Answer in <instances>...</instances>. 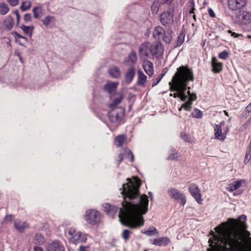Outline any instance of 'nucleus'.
<instances>
[{
  "label": "nucleus",
  "mask_w": 251,
  "mask_h": 251,
  "mask_svg": "<svg viewBox=\"0 0 251 251\" xmlns=\"http://www.w3.org/2000/svg\"><path fill=\"white\" fill-rule=\"evenodd\" d=\"M247 0H228V7L231 11L240 10L247 4Z\"/></svg>",
  "instance_id": "obj_11"
},
{
  "label": "nucleus",
  "mask_w": 251,
  "mask_h": 251,
  "mask_svg": "<svg viewBox=\"0 0 251 251\" xmlns=\"http://www.w3.org/2000/svg\"><path fill=\"white\" fill-rule=\"evenodd\" d=\"M137 57L136 52L132 50L128 56L124 59L123 64L125 66H133V65L135 64L137 62Z\"/></svg>",
  "instance_id": "obj_14"
},
{
  "label": "nucleus",
  "mask_w": 251,
  "mask_h": 251,
  "mask_svg": "<svg viewBox=\"0 0 251 251\" xmlns=\"http://www.w3.org/2000/svg\"><path fill=\"white\" fill-rule=\"evenodd\" d=\"M123 98V94L120 93L118 94V96L115 98L112 101V102L109 104V106L111 109L117 108L118 107L117 105L120 104Z\"/></svg>",
  "instance_id": "obj_25"
},
{
  "label": "nucleus",
  "mask_w": 251,
  "mask_h": 251,
  "mask_svg": "<svg viewBox=\"0 0 251 251\" xmlns=\"http://www.w3.org/2000/svg\"><path fill=\"white\" fill-rule=\"evenodd\" d=\"M245 112H246V116H248L251 112V102L246 107Z\"/></svg>",
  "instance_id": "obj_55"
},
{
  "label": "nucleus",
  "mask_w": 251,
  "mask_h": 251,
  "mask_svg": "<svg viewBox=\"0 0 251 251\" xmlns=\"http://www.w3.org/2000/svg\"><path fill=\"white\" fill-rule=\"evenodd\" d=\"M159 20L165 26H170L174 22V10L165 11L159 16Z\"/></svg>",
  "instance_id": "obj_8"
},
{
  "label": "nucleus",
  "mask_w": 251,
  "mask_h": 251,
  "mask_svg": "<svg viewBox=\"0 0 251 251\" xmlns=\"http://www.w3.org/2000/svg\"><path fill=\"white\" fill-rule=\"evenodd\" d=\"M88 248V246H82V244L80 245L78 251H87V249Z\"/></svg>",
  "instance_id": "obj_60"
},
{
  "label": "nucleus",
  "mask_w": 251,
  "mask_h": 251,
  "mask_svg": "<svg viewBox=\"0 0 251 251\" xmlns=\"http://www.w3.org/2000/svg\"><path fill=\"white\" fill-rule=\"evenodd\" d=\"M129 178L128 182L123 183L120 189L124 198L122 206L119 208L116 205L105 203L102 204L103 211L110 217L114 218L119 211L118 217L121 224L132 228L143 226L144 224L142 215L148 210L149 199L147 195H140L139 190L141 181L137 177Z\"/></svg>",
  "instance_id": "obj_1"
},
{
  "label": "nucleus",
  "mask_w": 251,
  "mask_h": 251,
  "mask_svg": "<svg viewBox=\"0 0 251 251\" xmlns=\"http://www.w3.org/2000/svg\"><path fill=\"white\" fill-rule=\"evenodd\" d=\"M118 85V83L117 82L107 81L104 86L103 90L109 94H111L116 91Z\"/></svg>",
  "instance_id": "obj_21"
},
{
  "label": "nucleus",
  "mask_w": 251,
  "mask_h": 251,
  "mask_svg": "<svg viewBox=\"0 0 251 251\" xmlns=\"http://www.w3.org/2000/svg\"><path fill=\"white\" fill-rule=\"evenodd\" d=\"M163 31H164L163 28L160 26H157L153 32V37L155 39H159L162 35Z\"/></svg>",
  "instance_id": "obj_35"
},
{
  "label": "nucleus",
  "mask_w": 251,
  "mask_h": 251,
  "mask_svg": "<svg viewBox=\"0 0 251 251\" xmlns=\"http://www.w3.org/2000/svg\"><path fill=\"white\" fill-rule=\"evenodd\" d=\"M215 229L216 234L213 231H210L212 236L208 240L210 248L207 249L208 251H220V225Z\"/></svg>",
  "instance_id": "obj_5"
},
{
  "label": "nucleus",
  "mask_w": 251,
  "mask_h": 251,
  "mask_svg": "<svg viewBox=\"0 0 251 251\" xmlns=\"http://www.w3.org/2000/svg\"><path fill=\"white\" fill-rule=\"evenodd\" d=\"M130 231L128 229H124L122 233V237L125 240H127L130 238Z\"/></svg>",
  "instance_id": "obj_45"
},
{
  "label": "nucleus",
  "mask_w": 251,
  "mask_h": 251,
  "mask_svg": "<svg viewBox=\"0 0 251 251\" xmlns=\"http://www.w3.org/2000/svg\"><path fill=\"white\" fill-rule=\"evenodd\" d=\"M142 232L146 235L151 237L158 234L159 232L154 226H150L146 230L142 231Z\"/></svg>",
  "instance_id": "obj_26"
},
{
  "label": "nucleus",
  "mask_w": 251,
  "mask_h": 251,
  "mask_svg": "<svg viewBox=\"0 0 251 251\" xmlns=\"http://www.w3.org/2000/svg\"><path fill=\"white\" fill-rule=\"evenodd\" d=\"M13 13L15 14L16 16L17 20H20L21 19V16L19 13V12L18 10H15L14 11Z\"/></svg>",
  "instance_id": "obj_61"
},
{
  "label": "nucleus",
  "mask_w": 251,
  "mask_h": 251,
  "mask_svg": "<svg viewBox=\"0 0 251 251\" xmlns=\"http://www.w3.org/2000/svg\"><path fill=\"white\" fill-rule=\"evenodd\" d=\"M42 22L46 26L51 27L55 24V19L53 16H47L42 20Z\"/></svg>",
  "instance_id": "obj_23"
},
{
  "label": "nucleus",
  "mask_w": 251,
  "mask_h": 251,
  "mask_svg": "<svg viewBox=\"0 0 251 251\" xmlns=\"http://www.w3.org/2000/svg\"><path fill=\"white\" fill-rule=\"evenodd\" d=\"M20 28L25 34L29 35L30 37L32 36L33 30V26H27L22 25L20 26Z\"/></svg>",
  "instance_id": "obj_33"
},
{
  "label": "nucleus",
  "mask_w": 251,
  "mask_h": 251,
  "mask_svg": "<svg viewBox=\"0 0 251 251\" xmlns=\"http://www.w3.org/2000/svg\"><path fill=\"white\" fill-rule=\"evenodd\" d=\"M236 24L246 25L251 22V13L247 11H241L234 19Z\"/></svg>",
  "instance_id": "obj_9"
},
{
  "label": "nucleus",
  "mask_w": 251,
  "mask_h": 251,
  "mask_svg": "<svg viewBox=\"0 0 251 251\" xmlns=\"http://www.w3.org/2000/svg\"><path fill=\"white\" fill-rule=\"evenodd\" d=\"M151 55L159 58L163 55V48L160 42H156L152 44L150 48Z\"/></svg>",
  "instance_id": "obj_12"
},
{
  "label": "nucleus",
  "mask_w": 251,
  "mask_h": 251,
  "mask_svg": "<svg viewBox=\"0 0 251 251\" xmlns=\"http://www.w3.org/2000/svg\"><path fill=\"white\" fill-rule=\"evenodd\" d=\"M124 152H125V155H129V158L130 159V162H133L134 155L132 153V151L126 148L124 149Z\"/></svg>",
  "instance_id": "obj_44"
},
{
  "label": "nucleus",
  "mask_w": 251,
  "mask_h": 251,
  "mask_svg": "<svg viewBox=\"0 0 251 251\" xmlns=\"http://www.w3.org/2000/svg\"><path fill=\"white\" fill-rule=\"evenodd\" d=\"M33 241L35 244L42 245L45 243V239L44 237L39 233H36L34 237Z\"/></svg>",
  "instance_id": "obj_36"
},
{
  "label": "nucleus",
  "mask_w": 251,
  "mask_h": 251,
  "mask_svg": "<svg viewBox=\"0 0 251 251\" xmlns=\"http://www.w3.org/2000/svg\"><path fill=\"white\" fill-rule=\"evenodd\" d=\"M228 57V53L226 50L221 52V59H226Z\"/></svg>",
  "instance_id": "obj_51"
},
{
  "label": "nucleus",
  "mask_w": 251,
  "mask_h": 251,
  "mask_svg": "<svg viewBox=\"0 0 251 251\" xmlns=\"http://www.w3.org/2000/svg\"><path fill=\"white\" fill-rule=\"evenodd\" d=\"M108 72L113 77L118 78L120 77L121 72L119 68L116 66H113L110 68Z\"/></svg>",
  "instance_id": "obj_30"
},
{
  "label": "nucleus",
  "mask_w": 251,
  "mask_h": 251,
  "mask_svg": "<svg viewBox=\"0 0 251 251\" xmlns=\"http://www.w3.org/2000/svg\"><path fill=\"white\" fill-rule=\"evenodd\" d=\"M9 8L7 4L4 2H0V14L6 15L9 11Z\"/></svg>",
  "instance_id": "obj_37"
},
{
  "label": "nucleus",
  "mask_w": 251,
  "mask_h": 251,
  "mask_svg": "<svg viewBox=\"0 0 251 251\" xmlns=\"http://www.w3.org/2000/svg\"><path fill=\"white\" fill-rule=\"evenodd\" d=\"M212 71L214 73L220 72V63L216 57H212L211 60Z\"/></svg>",
  "instance_id": "obj_27"
},
{
  "label": "nucleus",
  "mask_w": 251,
  "mask_h": 251,
  "mask_svg": "<svg viewBox=\"0 0 251 251\" xmlns=\"http://www.w3.org/2000/svg\"><path fill=\"white\" fill-rule=\"evenodd\" d=\"M160 3L158 1H154L151 6V10L152 13L154 14H156L159 10Z\"/></svg>",
  "instance_id": "obj_41"
},
{
  "label": "nucleus",
  "mask_w": 251,
  "mask_h": 251,
  "mask_svg": "<svg viewBox=\"0 0 251 251\" xmlns=\"http://www.w3.org/2000/svg\"><path fill=\"white\" fill-rule=\"evenodd\" d=\"M14 24V20L10 16H8L3 21V25L8 30H10L13 27Z\"/></svg>",
  "instance_id": "obj_24"
},
{
  "label": "nucleus",
  "mask_w": 251,
  "mask_h": 251,
  "mask_svg": "<svg viewBox=\"0 0 251 251\" xmlns=\"http://www.w3.org/2000/svg\"><path fill=\"white\" fill-rule=\"evenodd\" d=\"M247 217L240 215L238 219L229 218L221 223V251H247L244 234L250 235L245 224Z\"/></svg>",
  "instance_id": "obj_2"
},
{
  "label": "nucleus",
  "mask_w": 251,
  "mask_h": 251,
  "mask_svg": "<svg viewBox=\"0 0 251 251\" xmlns=\"http://www.w3.org/2000/svg\"><path fill=\"white\" fill-rule=\"evenodd\" d=\"M15 36H16V37L18 38H21V39H24L26 42H27L28 40H27V38L23 35H21V34H20L19 33H17V32H15Z\"/></svg>",
  "instance_id": "obj_58"
},
{
  "label": "nucleus",
  "mask_w": 251,
  "mask_h": 251,
  "mask_svg": "<svg viewBox=\"0 0 251 251\" xmlns=\"http://www.w3.org/2000/svg\"><path fill=\"white\" fill-rule=\"evenodd\" d=\"M168 196L176 201H180V204L184 206L186 202V197L184 194L178 190L171 188L167 191Z\"/></svg>",
  "instance_id": "obj_6"
},
{
  "label": "nucleus",
  "mask_w": 251,
  "mask_h": 251,
  "mask_svg": "<svg viewBox=\"0 0 251 251\" xmlns=\"http://www.w3.org/2000/svg\"><path fill=\"white\" fill-rule=\"evenodd\" d=\"M244 181L243 180H239L233 182L229 185L228 187L229 191H233L237 190L241 186L242 183Z\"/></svg>",
  "instance_id": "obj_32"
},
{
  "label": "nucleus",
  "mask_w": 251,
  "mask_h": 251,
  "mask_svg": "<svg viewBox=\"0 0 251 251\" xmlns=\"http://www.w3.org/2000/svg\"><path fill=\"white\" fill-rule=\"evenodd\" d=\"M164 75V74H160L156 79V81H153L152 84V87H154L161 80L163 76Z\"/></svg>",
  "instance_id": "obj_49"
},
{
  "label": "nucleus",
  "mask_w": 251,
  "mask_h": 251,
  "mask_svg": "<svg viewBox=\"0 0 251 251\" xmlns=\"http://www.w3.org/2000/svg\"><path fill=\"white\" fill-rule=\"evenodd\" d=\"M100 213L94 210L89 209L86 211L85 220L86 221L92 225H95L100 221Z\"/></svg>",
  "instance_id": "obj_7"
},
{
  "label": "nucleus",
  "mask_w": 251,
  "mask_h": 251,
  "mask_svg": "<svg viewBox=\"0 0 251 251\" xmlns=\"http://www.w3.org/2000/svg\"><path fill=\"white\" fill-rule=\"evenodd\" d=\"M77 231L76 228L74 227H70L68 229V234L70 236L69 242L72 243L74 241V238L77 235Z\"/></svg>",
  "instance_id": "obj_31"
},
{
  "label": "nucleus",
  "mask_w": 251,
  "mask_h": 251,
  "mask_svg": "<svg viewBox=\"0 0 251 251\" xmlns=\"http://www.w3.org/2000/svg\"><path fill=\"white\" fill-rule=\"evenodd\" d=\"M228 131V128L227 127L226 128L225 130H224V132L222 133V130L221 129V140H224L226 138V134Z\"/></svg>",
  "instance_id": "obj_52"
},
{
  "label": "nucleus",
  "mask_w": 251,
  "mask_h": 251,
  "mask_svg": "<svg viewBox=\"0 0 251 251\" xmlns=\"http://www.w3.org/2000/svg\"><path fill=\"white\" fill-rule=\"evenodd\" d=\"M250 124L248 123L247 121L241 127V129L242 130H243L244 129L248 127Z\"/></svg>",
  "instance_id": "obj_62"
},
{
  "label": "nucleus",
  "mask_w": 251,
  "mask_h": 251,
  "mask_svg": "<svg viewBox=\"0 0 251 251\" xmlns=\"http://www.w3.org/2000/svg\"><path fill=\"white\" fill-rule=\"evenodd\" d=\"M185 34L183 31H181L177 37L176 41L174 43V47L177 48L180 46L184 42Z\"/></svg>",
  "instance_id": "obj_29"
},
{
  "label": "nucleus",
  "mask_w": 251,
  "mask_h": 251,
  "mask_svg": "<svg viewBox=\"0 0 251 251\" xmlns=\"http://www.w3.org/2000/svg\"><path fill=\"white\" fill-rule=\"evenodd\" d=\"M32 11L33 13L34 17L35 19H38L41 17V16H40V14L42 13L43 9L41 6H37L33 8Z\"/></svg>",
  "instance_id": "obj_38"
},
{
  "label": "nucleus",
  "mask_w": 251,
  "mask_h": 251,
  "mask_svg": "<svg viewBox=\"0 0 251 251\" xmlns=\"http://www.w3.org/2000/svg\"><path fill=\"white\" fill-rule=\"evenodd\" d=\"M143 66L145 72L149 76H151L153 74V65L152 62L145 60L143 62Z\"/></svg>",
  "instance_id": "obj_22"
},
{
  "label": "nucleus",
  "mask_w": 251,
  "mask_h": 251,
  "mask_svg": "<svg viewBox=\"0 0 251 251\" xmlns=\"http://www.w3.org/2000/svg\"><path fill=\"white\" fill-rule=\"evenodd\" d=\"M125 152H124V149L121 151V153L119 154L118 158L116 160L118 166L119 165L120 163L123 161L124 158Z\"/></svg>",
  "instance_id": "obj_46"
},
{
  "label": "nucleus",
  "mask_w": 251,
  "mask_h": 251,
  "mask_svg": "<svg viewBox=\"0 0 251 251\" xmlns=\"http://www.w3.org/2000/svg\"><path fill=\"white\" fill-rule=\"evenodd\" d=\"M139 55L143 59L147 60L150 52V48L146 44H142L139 47Z\"/></svg>",
  "instance_id": "obj_17"
},
{
  "label": "nucleus",
  "mask_w": 251,
  "mask_h": 251,
  "mask_svg": "<svg viewBox=\"0 0 251 251\" xmlns=\"http://www.w3.org/2000/svg\"><path fill=\"white\" fill-rule=\"evenodd\" d=\"M194 6H195L194 2L193 0H192V1L191 2V3H190V7L191 8L189 12L190 13H194V10H195Z\"/></svg>",
  "instance_id": "obj_57"
},
{
  "label": "nucleus",
  "mask_w": 251,
  "mask_h": 251,
  "mask_svg": "<svg viewBox=\"0 0 251 251\" xmlns=\"http://www.w3.org/2000/svg\"><path fill=\"white\" fill-rule=\"evenodd\" d=\"M65 250L64 245L58 240L52 242L47 247V251H65Z\"/></svg>",
  "instance_id": "obj_15"
},
{
  "label": "nucleus",
  "mask_w": 251,
  "mask_h": 251,
  "mask_svg": "<svg viewBox=\"0 0 251 251\" xmlns=\"http://www.w3.org/2000/svg\"><path fill=\"white\" fill-rule=\"evenodd\" d=\"M32 17L31 14L30 13H26L24 15V20L25 22H30L31 21Z\"/></svg>",
  "instance_id": "obj_50"
},
{
  "label": "nucleus",
  "mask_w": 251,
  "mask_h": 251,
  "mask_svg": "<svg viewBox=\"0 0 251 251\" xmlns=\"http://www.w3.org/2000/svg\"><path fill=\"white\" fill-rule=\"evenodd\" d=\"M7 1L12 6H17L19 2V0H7Z\"/></svg>",
  "instance_id": "obj_54"
},
{
  "label": "nucleus",
  "mask_w": 251,
  "mask_h": 251,
  "mask_svg": "<svg viewBox=\"0 0 251 251\" xmlns=\"http://www.w3.org/2000/svg\"><path fill=\"white\" fill-rule=\"evenodd\" d=\"M126 139V136L123 134L117 136L115 139V143L116 145L118 147H121L124 144V143Z\"/></svg>",
  "instance_id": "obj_34"
},
{
  "label": "nucleus",
  "mask_w": 251,
  "mask_h": 251,
  "mask_svg": "<svg viewBox=\"0 0 251 251\" xmlns=\"http://www.w3.org/2000/svg\"><path fill=\"white\" fill-rule=\"evenodd\" d=\"M180 137L185 142L189 143L191 141L189 136L185 133H181L180 134Z\"/></svg>",
  "instance_id": "obj_47"
},
{
  "label": "nucleus",
  "mask_w": 251,
  "mask_h": 251,
  "mask_svg": "<svg viewBox=\"0 0 251 251\" xmlns=\"http://www.w3.org/2000/svg\"><path fill=\"white\" fill-rule=\"evenodd\" d=\"M215 138L219 139L220 138V125H216L214 127Z\"/></svg>",
  "instance_id": "obj_48"
},
{
  "label": "nucleus",
  "mask_w": 251,
  "mask_h": 251,
  "mask_svg": "<svg viewBox=\"0 0 251 251\" xmlns=\"http://www.w3.org/2000/svg\"><path fill=\"white\" fill-rule=\"evenodd\" d=\"M228 32L231 33V35L232 36H233L234 37H237L240 35V34L236 33L234 32H232L231 30H228Z\"/></svg>",
  "instance_id": "obj_63"
},
{
  "label": "nucleus",
  "mask_w": 251,
  "mask_h": 251,
  "mask_svg": "<svg viewBox=\"0 0 251 251\" xmlns=\"http://www.w3.org/2000/svg\"><path fill=\"white\" fill-rule=\"evenodd\" d=\"M208 12L210 17H211L212 18H214L215 17V13L214 11L212 10V9H211V8H209Z\"/></svg>",
  "instance_id": "obj_59"
},
{
  "label": "nucleus",
  "mask_w": 251,
  "mask_h": 251,
  "mask_svg": "<svg viewBox=\"0 0 251 251\" xmlns=\"http://www.w3.org/2000/svg\"><path fill=\"white\" fill-rule=\"evenodd\" d=\"M137 74L138 80L137 84L138 85L142 86L146 82L147 77L144 75L143 72L140 70L138 71Z\"/></svg>",
  "instance_id": "obj_28"
},
{
  "label": "nucleus",
  "mask_w": 251,
  "mask_h": 251,
  "mask_svg": "<svg viewBox=\"0 0 251 251\" xmlns=\"http://www.w3.org/2000/svg\"><path fill=\"white\" fill-rule=\"evenodd\" d=\"M163 40L167 44L171 43L172 35L169 31H163Z\"/></svg>",
  "instance_id": "obj_39"
},
{
  "label": "nucleus",
  "mask_w": 251,
  "mask_h": 251,
  "mask_svg": "<svg viewBox=\"0 0 251 251\" xmlns=\"http://www.w3.org/2000/svg\"><path fill=\"white\" fill-rule=\"evenodd\" d=\"M178 156V152L174 149H172L171 153L168 157V160L176 159Z\"/></svg>",
  "instance_id": "obj_42"
},
{
  "label": "nucleus",
  "mask_w": 251,
  "mask_h": 251,
  "mask_svg": "<svg viewBox=\"0 0 251 251\" xmlns=\"http://www.w3.org/2000/svg\"><path fill=\"white\" fill-rule=\"evenodd\" d=\"M34 251H43V249L39 246H35L34 247Z\"/></svg>",
  "instance_id": "obj_64"
},
{
  "label": "nucleus",
  "mask_w": 251,
  "mask_h": 251,
  "mask_svg": "<svg viewBox=\"0 0 251 251\" xmlns=\"http://www.w3.org/2000/svg\"><path fill=\"white\" fill-rule=\"evenodd\" d=\"M13 219V217L12 215H7L4 217L5 222H11Z\"/></svg>",
  "instance_id": "obj_56"
},
{
  "label": "nucleus",
  "mask_w": 251,
  "mask_h": 251,
  "mask_svg": "<svg viewBox=\"0 0 251 251\" xmlns=\"http://www.w3.org/2000/svg\"><path fill=\"white\" fill-rule=\"evenodd\" d=\"M125 114V109L123 107L111 109L108 113L110 121L117 127L121 123Z\"/></svg>",
  "instance_id": "obj_4"
},
{
  "label": "nucleus",
  "mask_w": 251,
  "mask_h": 251,
  "mask_svg": "<svg viewBox=\"0 0 251 251\" xmlns=\"http://www.w3.org/2000/svg\"><path fill=\"white\" fill-rule=\"evenodd\" d=\"M14 227L19 232L23 233L29 227V225L26 222L18 220L15 221Z\"/></svg>",
  "instance_id": "obj_18"
},
{
  "label": "nucleus",
  "mask_w": 251,
  "mask_h": 251,
  "mask_svg": "<svg viewBox=\"0 0 251 251\" xmlns=\"http://www.w3.org/2000/svg\"><path fill=\"white\" fill-rule=\"evenodd\" d=\"M251 157V154L250 152H246L244 161L245 164H247L249 162Z\"/></svg>",
  "instance_id": "obj_53"
},
{
  "label": "nucleus",
  "mask_w": 251,
  "mask_h": 251,
  "mask_svg": "<svg viewBox=\"0 0 251 251\" xmlns=\"http://www.w3.org/2000/svg\"><path fill=\"white\" fill-rule=\"evenodd\" d=\"M170 242V240L167 237H159L152 240V244L158 246H165Z\"/></svg>",
  "instance_id": "obj_20"
},
{
  "label": "nucleus",
  "mask_w": 251,
  "mask_h": 251,
  "mask_svg": "<svg viewBox=\"0 0 251 251\" xmlns=\"http://www.w3.org/2000/svg\"><path fill=\"white\" fill-rule=\"evenodd\" d=\"M135 75V69L133 66L129 67L125 74V81L130 84L133 80Z\"/></svg>",
  "instance_id": "obj_19"
},
{
  "label": "nucleus",
  "mask_w": 251,
  "mask_h": 251,
  "mask_svg": "<svg viewBox=\"0 0 251 251\" xmlns=\"http://www.w3.org/2000/svg\"><path fill=\"white\" fill-rule=\"evenodd\" d=\"M187 89H188L187 94L189 97H187V99L184 101L185 102L179 108V111H181L182 108H184L186 111H190L192 108V101L195 100L197 99L196 95L195 93H190L189 90L190 87L187 86Z\"/></svg>",
  "instance_id": "obj_10"
},
{
  "label": "nucleus",
  "mask_w": 251,
  "mask_h": 251,
  "mask_svg": "<svg viewBox=\"0 0 251 251\" xmlns=\"http://www.w3.org/2000/svg\"><path fill=\"white\" fill-rule=\"evenodd\" d=\"M31 6V2L30 1L26 0L22 2L20 6V9L23 11H25L28 10Z\"/></svg>",
  "instance_id": "obj_40"
},
{
  "label": "nucleus",
  "mask_w": 251,
  "mask_h": 251,
  "mask_svg": "<svg viewBox=\"0 0 251 251\" xmlns=\"http://www.w3.org/2000/svg\"><path fill=\"white\" fill-rule=\"evenodd\" d=\"M192 115L193 117L196 118H202L203 114L201 110L196 108L195 109L194 111L192 113Z\"/></svg>",
  "instance_id": "obj_43"
},
{
  "label": "nucleus",
  "mask_w": 251,
  "mask_h": 251,
  "mask_svg": "<svg viewBox=\"0 0 251 251\" xmlns=\"http://www.w3.org/2000/svg\"><path fill=\"white\" fill-rule=\"evenodd\" d=\"M193 80L194 77L191 70L183 66L180 67L173 76L172 81L169 83L170 90L177 92L173 94H170V96L174 98L178 97L181 100L185 101L187 99L185 92L188 82Z\"/></svg>",
  "instance_id": "obj_3"
},
{
  "label": "nucleus",
  "mask_w": 251,
  "mask_h": 251,
  "mask_svg": "<svg viewBox=\"0 0 251 251\" xmlns=\"http://www.w3.org/2000/svg\"><path fill=\"white\" fill-rule=\"evenodd\" d=\"M86 234L81 231H78L77 235L74 238L72 244L77 245L85 243L87 241Z\"/></svg>",
  "instance_id": "obj_16"
},
{
  "label": "nucleus",
  "mask_w": 251,
  "mask_h": 251,
  "mask_svg": "<svg viewBox=\"0 0 251 251\" xmlns=\"http://www.w3.org/2000/svg\"><path fill=\"white\" fill-rule=\"evenodd\" d=\"M189 190L192 197L199 204L201 202V195L198 186L194 183L189 185Z\"/></svg>",
  "instance_id": "obj_13"
}]
</instances>
